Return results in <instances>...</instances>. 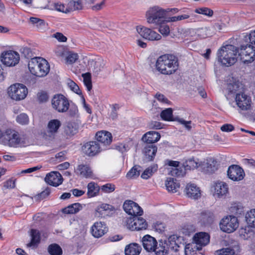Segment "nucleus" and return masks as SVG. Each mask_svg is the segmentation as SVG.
Returning <instances> with one entry per match:
<instances>
[{"mask_svg":"<svg viewBox=\"0 0 255 255\" xmlns=\"http://www.w3.org/2000/svg\"><path fill=\"white\" fill-rule=\"evenodd\" d=\"M177 57L171 54H165L159 56L156 60V68L161 74L171 75L176 72L178 68Z\"/></svg>","mask_w":255,"mask_h":255,"instance_id":"obj_1","label":"nucleus"},{"mask_svg":"<svg viewBox=\"0 0 255 255\" xmlns=\"http://www.w3.org/2000/svg\"><path fill=\"white\" fill-rule=\"evenodd\" d=\"M237 48L232 45L222 46L217 53L218 61L226 66H230L237 61Z\"/></svg>","mask_w":255,"mask_h":255,"instance_id":"obj_2","label":"nucleus"},{"mask_svg":"<svg viewBox=\"0 0 255 255\" xmlns=\"http://www.w3.org/2000/svg\"><path fill=\"white\" fill-rule=\"evenodd\" d=\"M28 67L32 75L39 77L47 75L50 70L47 61L40 57L31 58L28 62Z\"/></svg>","mask_w":255,"mask_h":255,"instance_id":"obj_3","label":"nucleus"},{"mask_svg":"<svg viewBox=\"0 0 255 255\" xmlns=\"http://www.w3.org/2000/svg\"><path fill=\"white\" fill-rule=\"evenodd\" d=\"M168 11L157 6L150 8L146 13L147 22L156 25L161 24Z\"/></svg>","mask_w":255,"mask_h":255,"instance_id":"obj_4","label":"nucleus"},{"mask_svg":"<svg viewBox=\"0 0 255 255\" xmlns=\"http://www.w3.org/2000/svg\"><path fill=\"white\" fill-rule=\"evenodd\" d=\"M0 142L5 145L16 147L21 143V138L15 130L7 129L3 131Z\"/></svg>","mask_w":255,"mask_h":255,"instance_id":"obj_5","label":"nucleus"},{"mask_svg":"<svg viewBox=\"0 0 255 255\" xmlns=\"http://www.w3.org/2000/svg\"><path fill=\"white\" fill-rule=\"evenodd\" d=\"M9 96L13 100L19 101L24 99L27 93L26 87L19 83H16L11 85L7 90Z\"/></svg>","mask_w":255,"mask_h":255,"instance_id":"obj_6","label":"nucleus"},{"mask_svg":"<svg viewBox=\"0 0 255 255\" xmlns=\"http://www.w3.org/2000/svg\"><path fill=\"white\" fill-rule=\"evenodd\" d=\"M237 51L241 60L245 63H251L255 59V48L251 44L242 45Z\"/></svg>","mask_w":255,"mask_h":255,"instance_id":"obj_7","label":"nucleus"},{"mask_svg":"<svg viewBox=\"0 0 255 255\" xmlns=\"http://www.w3.org/2000/svg\"><path fill=\"white\" fill-rule=\"evenodd\" d=\"M51 104L53 108L59 113H65L69 108L68 100L61 94L54 96L51 100Z\"/></svg>","mask_w":255,"mask_h":255,"instance_id":"obj_8","label":"nucleus"},{"mask_svg":"<svg viewBox=\"0 0 255 255\" xmlns=\"http://www.w3.org/2000/svg\"><path fill=\"white\" fill-rule=\"evenodd\" d=\"M220 227L221 230L224 232L232 233L239 227L238 220L234 216H226L221 220Z\"/></svg>","mask_w":255,"mask_h":255,"instance_id":"obj_9","label":"nucleus"},{"mask_svg":"<svg viewBox=\"0 0 255 255\" xmlns=\"http://www.w3.org/2000/svg\"><path fill=\"white\" fill-rule=\"evenodd\" d=\"M0 58L2 63L7 67L15 66L20 60L19 54L12 50L3 51Z\"/></svg>","mask_w":255,"mask_h":255,"instance_id":"obj_10","label":"nucleus"},{"mask_svg":"<svg viewBox=\"0 0 255 255\" xmlns=\"http://www.w3.org/2000/svg\"><path fill=\"white\" fill-rule=\"evenodd\" d=\"M136 31L143 38L150 40H158L161 36L155 31L146 27L139 25L136 26Z\"/></svg>","mask_w":255,"mask_h":255,"instance_id":"obj_11","label":"nucleus"},{"mask_svg":"<svg viewBox=\"0 0 255 255\" xmlns=\"http://www.w3.org/2000/svg\"><path fill=\"white\" fill-rule=\"evenodd\" d=\"M125 211L128 215L136 216H140L143 214V210L140 207L132 201H126L123 205Z\"/></svg>","mask_w":255,"mask_h":255,"instance_id":"obj_12","label":"nucleus"},{"mask_svg":"<svg viewBox=\"0 0 255 255\" xmlns=\"http://www.w3.org/2000/svg\"><path fill=\"white\" fill-rule=\"evenodd\" d=\"M128 228L132 231L144 230L147 227L146 221L143 218L138 217L137 216L130 219L128 222Z\"/></svg>","mask_w":255,"mask_h":255,"instance_id":"obj_13","label":"nucleus"},{"mask_svg":"<svg viewBox=\"0 0 255 255\" xmlns=\"http://www.w3.org/2000/svg\"><path fill=\"white\" fill-rule=\"evenodd\" d=\"M193 241L191 244H194V248L201 250L202 247L207 245L210 241L209 235L205 232L196 233L193 237Z\"/></svg>","mask_w":255,"mask_h":255,"instance_id":"obj_14","label":"nucleus"},{"mask_svg":"<svg viewBox=\"0 0 255 255\" xmlns=\"http://www.w3.org/2000/svg\"><path fill=\"white\" fill-rule=\"evenodd\" d=\"M235 100L238 107L242 110L246 111L250 108L251 99L244 93H237Z\"/></svg>","mask_w":255,"mask_h":255,"instance_id":"obj_15","label":"nucleus"},{"mask_svg":"<svg viewBox=\"0 0 255 255\" xmlns=\"http://www.w3.org/2000/svg\"><path fill=\"white\" fill-rule=\"evenodd\" d=\"M227 174L230 179L233 181H240L245 176L244 170L239 165H232L229 167Z\"/></svg>","mask_w":255,"mask_h":255,"instance_id":"obj_16","label":"nucleus"},{"mask_svg":"<svg viewBox=\"0 0 255 255\" xmlns=\"http://www.w3.org/2000/svg\"><path fill=\"white\" fill-rule=\"evenodd\" d=\"M102 147L96 141H91L86 143L82 147L83 152L88 156H93L101 151Z\"/></svg>","mask_w":255,"mask_h":255,"instance_id":"obj_17","label":"nucleus"},{"mask_svg":"<svg viewBox=\"0 0 255 255\" xmlns=\"http://www.w3.org/2000/svg\"><path fill=\"white\" fill-rule=\"evenodd\" d=\"M200 166L203 172L208 174L213 173L218 169L217 161L212 157L208 158L203 162H201Z\"/></svg>","mask_w":255,"mask_h":255,"instance_id":"obj_18","label":"nucleus"},{"mask_svg":"<svg viewBox=\"0 0 255 255\" xmlns=\"http://www.w3.org/2000/svg\"><path fill=\"white\" fill-rule=\"evenodd\" d=\"M45 181L48 184L56 187L62 183V177L58 172L53 171L46 175Z\"/></svg>","mask_w":255,"mask_h":255,"instance_id":"obj_19","label":"nucleus"},{"mask_svg":"<svg viewBox=\"0 0 255 255\" xmlns=\"http://www.w3.org/2000/svg\"><path fill=\"white\" fill-rule=\"evenodd\" d=\"M214 196L216 198H222L228 193V186L224 182L216 183L214 185Z\"/></svg>","mask_w":255,"mask_h":255,"instance_id":"obj_20","label":"nucleus"},{"mask_svg":"<svg viewBox=\"0 0 255 255\" xmlns=\"http://www.w3.org/2000/svg\"><path fill=\"white\" fill-rule=\"evenodd\" d=\"M107 231L106 224L101 222H97L92 226L91 233L95 238H100L103 236Z\"/></svg>","mask_w":255,"mask_h":255,"instance_id":"obj_21","label":"nucleus"},{"mask_svg":"<svg viewBox=\"0 0 255 255\" xmlns=\"http://www.w3.org/2000/svg\"><path fill=\"white\" fill-rule=\"evenodd\" d=\"M143 248L148 252H153L157 244L156 239L149 235L144 236L142 239Z\"/></svg>","mask_w":255,"mask_h":255,"instance_id":"obj_22","label":"nucleus"},{"mask_svg":"<svg viewBox=\"0 0 255 255\" xmlns=\"http://www.w3.org/2000/svg\"><path fill=\"white\" fill-rule=\"evenodd\" d=\"M165 165H168L171 167L168 168L169 174L172 176H180L183 175L182 170L178 168L179 162L177 161H173L166 160L165 163Z\"/></svg>","mask_w":255,"mask_h":255,"instance_id":"obj_23","label":"nucleus"},{"mask_svg":"<svg viewBox=\"0 0 255 255\" xmlns=\"http://www.w3.org/2000/svg\"><path fill=\"white\" fill-rule=\"evenodd\" d=\"M167 245V248L172 251L177 252L181 244V238L175 235H173L165 240Z\"/></svg>","mask_w":255,"mask_h":255,"instance_id":"obj_24","label":"nucleus"},{"mask_svg":"<svg viewBox=\"0 0 255 255\" xmlns=\"http://www.w3.org/2000/svg\"><path fill=\"white\" fill-rule=\"evenodd\" d=\"M114 207L110 204L103 203L98 206L95 210V216L98 218L105 217L109 211H113Z\"/></svg>","mask_w":255,"mask_h":255,"instance_id":"obj_25","label":"nucleus"},{"mask_svg":"<svg viewBox=\"0 0 255 255\" xmlns=\"http://www.w3.org/2000/svg\"><path fill=\"white\" fill-rule=\"evenodd\" d=\"M185 192L188 197L198 199L201 196V191L199 187L193 183H189L186 185Z\"/></svg>","mask_w":255,"mask_h":255,"instance_id":"obj_26","label":"nucleus"},{"mask_svg":"<svg viewBox=\"0 0 255 255\" xmlns=\"http://www.w3.org/2000/svg\"><path fill=\"white\" fill-rule=\"evenodd\" d=\"M97 142L104 145H109L112 141V136L110 132L106 131H99L96 133Z\"/></svg>","mask_w":255,"mask_h":255,"instance_id":"obj_27","label":"nucleus"},{"mask_svg":"<svg viewBox=\"0 0 255 255\" xmlns=\"http://www.w3.org/2000/svg\"><path fill=\"white\" fill-rule=\"evenodd\" d=\"M243 88L242 84L239 81H235L233 83L227 84V86L226 89V92L229 96L231 95L240 93Z\"/></svg>","mask_w":255,"mask_h":255,"instance_id":"obj_28","label":"nucleus"},{"mask_svg":"<svg viewBox=\"0 0 255 255\" xmlns=\"http://www.w3.org/2000/svg\"><path fill=\"white\" fill-rule=\"evenodd\" d=\"M167 246V245L165 240H159L158 242H157L153 252H154L156 255H165L168 252Z\"/></svg>","mask_w":255,"mask_h":255,"instance_id":"obj_29","label":"nucleus"},{"mask_svg":"<svg viewBox=\"0 0 255 255\" xmlns=\"http://www.w3.org/2000/svg\"><path fill=\"white\" fill-rule=\"evenodd\" d=\"M160 138V135L159 132L155 131H149L143 135L142 140L147 143H152L158 141Z\"/></svg>","mask_w":255,"mask_h":255,"instance_id":"obj_30","label":"nucleus"},{"mask_svg":"<svg viewBox=\"0 0 255 255\" xmlns=\"http://www.w3.org/2000/svg\"><path fill=\"white\" fill-rule=\"evenodd\" d=\"M30 236L31 241L27 244V247H36L40 242L41 236L40 232L36 229L30 230Z\"/></svg>","mask_w":255,"mask_h":255,"instance_id":"obj_31","label":"nucleus"},{"mask_svg":"<svg viewBox=\"0 0 255 255\" xmlns=\"http://www.w3.org/2000/svg\"><path fill=\"white\" fill-rule=\"evenodd\" d=\"M157 147L153 144H147L144 147L143 152L148 161H152L156 153Z\"/></svg>","mask_w":255,"mask_h":255,"instance_id":"obj_32","label":"nucleus"},{"mask_svg":"<svg viewBox=\"0 0 255 255\" xmlns=\"http://www.w3.org/2000/svg\"><path fill=\"white\" fill-rule=\"evenodd\" d=\"M75 172L77 174L85 178H90L92 175V171L90 167L84 164L79 165L75 170Z\"/></svg>","mask_w":255,"mask_h":255,"instance_id":"obj_33","label":"nucleus"},{"mask_svg":"<svg viewBox=\"0 0 255 255\" xmlns=\"http://www.w3.org/2000/svg\"><path fill=\"white\" fill-rule=\"evenodd\" d=\"M85 205H82L79 203L72 204L62 209V212L66 214H76L82 210Z\"/></svg>","mask_w":255,"mask_h":255,"instance_id":"obj_34","label":"nucleus"},{"mask_svg":"<svg viewBox=\"0 0 255 255\" xmlns=\"http://www.w3.org/2000/svg\"><path fill=\"white\" fill-rule=\"evenodd\" d=\"M141 250V247L138 244L132 243L126 246L125 253L126 255H139Z\"/></svg>","mask_w":255,"mask_h":255,"instance_id":"obj_35","label":"nucleus"},{"mask_svg":"<svg viewBox=\"0 0 255 255\" xmlns=\"http://www.w3.org/2000/svg\"><path fill=\"white\" fill-rule=\"evenodd\" d=\"M166 189L169 192L175 193L179 188L180 185L177 181L172 178H167L165 182Z\"/></svg>","mask_w":255,"mask_h":255,"instance_id":"obj_36","label":"nucleus"},{"mask_svg":"<svg viewBox=\"0 0 255 255\" xmlns=\"http://www.w3.org/2000/svg\"><path fill=\"white\" fill-rule=\"evenodd\" d=\"M61 125V123L58 120L54 119L50 120L47 125L48 132L51 135L54 134L57 132Z\"/></svg>","mask_w":255,"mask_h":255,"instance_id":"obj_37","label":"nucleus"},{"mask_svg":"<svg viewBox=\"0 0 255 255\" xmlns=\"http://www.w3.org/2000/svg\"><path fill=\"white\" fill-rule=\"evenodd\" d=\"M240 252L238 246L234 249L231 248H223L216 251V255H238Z\"/></svg>","mask_w":255,"mask_h":255,"instance_id":"obj_38","label":"nucleus"},{"mask_svg":"<svg viewBox=\"0 0 255 255\" xmlns=\"http://www.w3.org/2000/svg\"><path fill=\"white\" fill-rule=\"evenodd\" d=\"M185 170L194 169L200 166V163L198 159L190 158L186 160L183 163Z\"/></svg>","mask_w":255,"mask_h":255,"instance_id":"obj_39","label":"nucleus"},{"mask_svg":"<svg viewBox=\"0 0 255 255\" xmlns=\"http://www.w3.org/2000/svg\"><path fill=\"white\" fill-rule=\"evenodd\" d=\"M87 188V195L89 198L97 196L100 190L99 186L93 182H91L88 184Z\"/></svg>","mask_w":255,"mask_h":255,"instance_id":"obj_40","label":"nucleus"},{"mask_svg":"<svg viewBox=\"0 0 255 255\" xmlns=\"http://www.w3.org/2000/svg\"><path fill=\"white\" fill-rule=\"evenodd\" d=\"M30 22L35 26L38 30H43L45 29L47 27V24L44 20L37 17H30Z\"/></svg>","mask_w":255,"mask_h":255,"instance_id":"obj_41","label":"nucleus"},{"mask_svg":"<svg viewBox=\"0 0 255 255\" xmlns=\"http://www.w3.org/2000/svg\"><path fill=\"white\" fill-rule=\"evenodd\" d=\"M78 126L75 123H68L64 129L65 134L68 136H72L78 132Z\"/></svg>","mask_w":255,"mask_h":255,"instance_id":"obj_42","label":"nucleus"},{"mask_svg":"<svg viewBox=\"0 0 255 255\" xmlns=\"http://www.w3.org/2000/svg\"><path fill=\"white\" fill-rule=\"evenodd\" d=\"M47 250L50 255H62L63 253L62 248L56 244L50 245L48 247Z\"/></svg>","mask_w":255,"mask_h":255,"instance_id":"obj_43","label":"nucleus"},{"mask_svg":"<svg viewBox=\"0 0 255 255\" xmlns=\"http://www.w3.org/2000/svg\"><path fill=\"white\" fill-rule=\"evenodd\" d=\"M245 218L249 226L255 228V209L248 212L246 214Z\"/></svg>","mask_w":255,"mask_h":255,"instance_id":"obj_44","label":"nucleus"},{"mask_svg":"<svg viewBox=\"0 0 255 255\" xmlns=\"http://www.w3.org/2000/svg\"><path fill=\"white\" fill-rule=\"evenodd\" d=\"M157 165H153L147 168L141 175V177L144 179H147L150 178L157 170Z\"/></svg>","mask_w":255,"mask_h":255,"instance_id":"obj_45","label":"nucleus"},{"mask_svg":"<svg viewBox=\"0 0 255 255\" xmlns=\"http://www.w3.org/2000/svg\"><path fill=\"white\" fill-rule=\"evenodd\" d=\"M161 119L165 121H172L174 120L173 117V110L171 108H167L162 111L160 114Z\"/></svg>","mask_w":255,"mask_h":255,"instance_id":"obj_46","label":"nucleus"},{"mask_svg":"<svg viewBox=\"0 0 255 255\" xmlns=\"http://www.w3.org/2000/svg\"><path fill=\"white\" fill-rule=\"evenodd\" d=\"M194 244H188L185 248V255H203V254L199 252L200 250L194 248Z\"/></svg>","mask_w":255,"mask_h":255,"instance_id":"obj_47","label":"nucleus"},{"mask_svg":"<svg viewBox=\"0 0 255 255\" xmlns=\"http://www.w3.org/2000/svg\"><path fill=\"white\" fill-rule=\"evenodd\" d=\"M83 5L81 0H71L68 3V8L69 11L81 9Z\"/></svg>","mask_w":255,"mask_h":255,"instance_id":"obj_48","label":"nucleus"},{"mask_svg":"<svg viewBox=\"0 0 255 255\" xmlns=\"http://www.w3.org/2000/svg\"><path fill=\"white\" fill-rule=\"evenodd\" d=\"M141 167L139 166H133L127 174L126 177L128 179L137 177L140 172Z\"/></svg>","mask_w":255,"mask_h":255,"instance_id":"obj_49","label":"nucleus"},{"mask_svg":"<svg viewBox=\"0 0 255 255\" xmlns=\"http://www.w3.org/2000/svg\"><path fill=\"white\" fill-rule=\"evenodd\" d=\"M190 15L191 14L188 12L186 14L168 17L165 21L166 22H170L183 20L189 18L190 17Z\"/></svg>","mask_w":255,"mask_h":255,"instance_id":"obj_50","label":"nucleus"},{"mask_svg":"<svg viewBox=\"0 0 255 255\" xmlns=\"http://www.w3.org/2000/svg\"><path fill=\"white\" fill-rule=\"evenodd\" d=\"M82 77L83 78L84 85L86 87L88 91H90L92 88L91 74L89 73L83 74Z\"/></svg>","mask_w":255,"mask_h":255,"instance_id":"obj_51","label":"nucleus"},{"mask_svg":"<svg viewBox=\"0 0 255 255\" xmlns=\"http://www.w3.org/2000/svg\"><path fill=\"white\" fill-rule=\"evenodd\" d=\"M78 59V55L77 53L70 52L66 57V63L67 64H72Z\"/></svg>","mask_w":255,"mask_h":255,"instance_id":"obj_52","label":"nucleus"},{"mask_svg":"<svg viewBox=\"0 0 255 255\" xmlns=\"http://www.w3.org/2000/svg\"><path fill=\"white\" fill-rule=\"evenodd\" d=\"M16 121L20 125H27L29 123V118L26 114L21 113L16 117Z\"/></svg>","mask_w":255,"mask_h":255,"instance_id":"obj_53","label":"nucleus"},{"mask_svg":"<svg viewBox=\"0 0 255 255\" xmlns=\"http://www.w3.org/2000/svg\"><path fill=\"white\" fill-rule=\"evenodd\" d=\"M195 11L196 13L204 14L209 17L212 16L213 14V11L208 7L197 8Z\"/></svg>","mask_w":255,"mask_h":255,"instance_id":"obj_54","label":"nucleus"},{"mask_svg":"<svg viewBox=\"0 0 255 255\" xmlns=\"http://www.w3.org/2000/svg\"><path fill=\"white\" fill-rule=\"evenodd\" d=\"M50 189L49 187H47L44 190L42 191L41 193L35 195L34 196V198L37 200H43L49 196V195L50 193Z\"/></svg>","mask_w":255,"mask_h":255,"instance_id":"obj_55","label":"nucleus"},{"mask_svg":"<svg viewBox=\"0 0 255 255\" xmlns=\"http://www.w3.org/2000/svg\"><path fill=\"white\" fill-rule=\"evenodd\" d=\"M100 189L104 193H110L115 190V185L111 183H107L102 186Z\"/></svg>","mask_w":255,"mask_h":255,"instance_id":"obj_56","label":"nucleus"},{"mask_svg":"<svg viewBox=\"0 0 255 255\" xmlns=\"http://www.w3.org/2000/svg\"><path fill=\"white\" fill-rule=\"evenodd\" d=\"M68 85L72 91L77 94L80 95L81 96L82 95V92L80 90L79 86L74 82L73 81H70L68 83Z\"/></svg>","mask_w":255,"mask_h":255,"instance_id":"obj_57","label":"nucleus"},{"mask_svg":"<svg viewBox=\"0 0 255 255\" xmlns=\"http://www.w3.org/2000/svg\"><path fill=\"white\" fill-rule=\"evenodd\" d=\"M21 52L24 55V56L27 58H32L34 56L33 55V52L32 51V50L27 47H24L21 49Z\"/></svg>","mask_w":255,"mask_h":255,"instance_id":"obj_58","label":"nucleus"},{"mask_svg":"<svg viewBox=\"0 0 255 255\" xmlns=\"http://www.w3.org/2000/svg\"><path fill=\"white\" fill-rule=\"evenodd\" d=\"M175 121L178 122L180 124L182 125L185 127V128H186V129H187L188 130H190L192 128V127L191 126V121H187L184 120L183 119H181V118H176L175 119Z\"/></svg>","mask_w":255,"mask_h":255,"instance_id":"obj_59","label":"nucleus"},{"mask_svg":"<svg viewBox=\"0 0 255 255\" xmlns=\"http://www.w3.org/2000/svg\"><path fill=\"white\" fill-rule=\"evenodd\" d=\"M159 31L163 35L167 36L170 32L169 27L165 24H161L159 28Z\"/></svg>","mask_w":255,"mask_h":255,"instance_id":"obj_60","label":"nucleus"},{"mask_svg":"<svg viewBox=\"0 0 255 255\" xmlns=\"http://www.w3.org/2000/svg\"><path fill=\"white\" fill-rule=\"evenodd\" d=\"M54 7L56 10L60 12L66 13L69 12V10H68V7L66 8L64 4L60 3H54Z\"/></svg>","mask_w":255,"mask_h":255,"instance_id":"obj_61","label":"nucleus"},{"mask_svg":"<svg viewBox=\"0 0 255 255\" xmlns=\"http://www.w3.org/2000/svg\"><path fill=\"white\" fill-rule=\"evenodd\" d=\"M37 98L39 102L44 103L47 101L48 96L45 92H40L37 94Z\"/></svg>","mask_w":255,"mask_h":255,"instance_id":"obj_62","label":"nucleus"},{"mask_svg":"<svg viewBox=\"0 0 255 255\" xmlns=\"http://www.w3.org/2000/svg\"><path fill=\"white\" fill-rule=\"evenodd\" d=\"M53 37L57 39L59 42H66L67 39V37L60 32L55 33L53 35Z\"/></svg>","mask_w":255,"mask_h":255,"instance_id":"obj_63","label":"nucleus"},{"mask_svg":"<svg viewBox=\"0 0 255 255\" xmlns=\"http://www.w3.org/2000/svg\"><path fill=\"white\" fill-rule=\"evenodd\" d=\"M150 128L159 129L162 128V126L161 123L157 121H152L149 124Z\"/></svg>","mask_w":255,"mask_h":255,"instance_id":"obj_64","label":"nucleus"}]
</instances>
